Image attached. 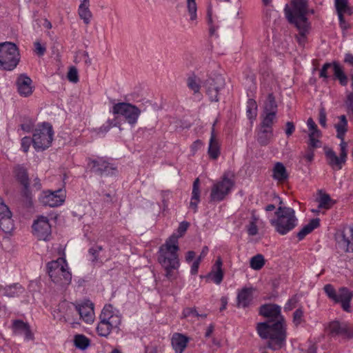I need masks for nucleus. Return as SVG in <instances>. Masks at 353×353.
<instances>
[{
    "label": "nucleus",
    "mask_w": 353,
    "mask_h": 353,
    "mask_svg": "<svg viewBox=\"0 0 353 353\" xmlns=\"http://www.w3.org/2000/svg\"><path fill=\"white\" fill-rule=\"evenodd\" d=\"M322 137L321 132L318 130L316 124L310 119V148H321L323 143L319 140Z\"/></svg>",
    "instance_id": "c85d7f7f"
},
{
    "label": "nucleus",
    "mask_w": 353,
    "mask_h": 353,
    "mask_svg": "<svg viewBox=\"0 0 353 353\" xmlns=\"http://www.w3.org/2000/svg\"><path fill=\"white\" fill-rule=\"evenodd\" d=\"M103 248L101 245H95L89 249V253L91 255V261L93 263L101 262L104 257H103L101 252Z\"/></svg>",
    "instance_id": "4c0bfd02"
},
{
    "label": "nucleus",
    "mask_w": 353,
    "mask_h": 353,
    "mask_svg": "<svg viewBox=\"0 0 353 353\" xmlns=\"http://www.w3.org/2000/svg\"><path fill=\"white\" fill-rule=\"evenodd\" d=\"M12 330L14 334L23 335L27 341L33 339L29 325L21 320H14L12 324Z\"/></svg>",
    "instance_id": "4be33fe9"
},
{
    "label": "nucleus",
    "mask_w": 353,
    "mask_h": 353,
    "mask_svg": "<svg viewBox=\"0 0 353 353\" xmlns=\"http://www.w3.org/2000/svg\"><path fill=\"white\" fill-rule=\"evenodd\" d=\"M335 8L337 13L352 14L351 8L348 6V0H335Z\"/></svg>",
    "instance_id": "58836bf2"
},
{
    "label": "nucleus",
    "mask_w": 353,
    "mask_h": 353,
    "mask_svg": "<svg viewBox=\"0 0 353 353\" xmlns=\"http://www.w3.org/2000/svg\"><path fill=\"white\" fill-rule=\"evenodd\" d=\"M200 181L199 179L197 178L194 180L192 185V196L189 206V208L194 212H196L197 210L198 204L200 202Z\"/></svg>",
    "instance_id": "cd10ccee"
},
{
    "label": "nucleus",
    "mask_w": 353,
    "mask_h": 353,
    "mask_svg": "<svg viewBox=\"0 0 353 353\" xmlns=\"http://www.w3.org/2000/svg\"><path fill=\"white\" fill-rule=\"evenodd\" d=\"M276 117V113L274 112H264L263 121L261 123V132L266 134L267 136L272 134V125Z\"/></svg>",
    "instance_id": "7c9ffc66"
},
{
    "label": "nucleus",
    "mask_w": 353,
    "mask_h": 353,
    "mask_svg": "<svg viewBox=\"0 0 353 353\" xmlns=\"http://www.w3.org/2000/svg\"><path fill=\"white\" fill-rule=\"evenodd\" d=\"M47 272L51 281L60 286H66L72 281V273L64 256L47 263Z\"/></svg>",
    "instance_id": "39448f33"
},
{
    "label": "nucleus",
    "mask_w": 353,
    "mask_h": 353,
    "mask_svg": "<svg viewBox=\"0 0 353 353\" xmlns=\"http://www.w3.org/2000/svg\"><path fill=\"white\" fill-rule=\"evenodd\" d=\"M265 265V259L262 254H256L250 259V266L254 270H261Z\"/></svg>",
    "instance_id": "a19ab883"
},
{
    "label": "nucleus",
    "mask_w": 353,
    "mask_h": 353,
    "mask_svg": "<svg viewBox=\"0 0 353 353\" xmlns=\"http://www.w3.org/2000/svg\"><path fill=\"white\" fill-rule=\"evenodd\" d=\"M257 103L254 99H249L247 101L246 114L251 123H252L257 116Z\"/></svg>",
    "instance_id": "f704fd0d"
},
{
    "label": "nucleus",
    "mask_w": 353,
    "mask_h": 353,
    "mask_svg": "<svg viewBox=\"0 0 353 353\" xmlns=\"http://www.w3.org/2000/svg\"><path fill=\"white\" fill-rule=\"evenodd\" d=\"M298 299L297 297L293 296L287 301V303L285 305L284 309L285 311H290L292 310L293 308L296 307V305L297 303Z\"/></svg>",
    "instance_id": "3c124183"
},
{
    "label": "nucleus",
    "mask_w": 353,
    "mask_h": 353,
    "mask_svg": "<svg viewBox=\"0 0 353 353\" xmlns=\"http://www.w3.org/2000/svg\"><path fill=\"white\" fill-rule=\"evenodd\" d=\"M328 330L332 336H344L353 337V325L346 323L334 321L329 324Z\"/></svg>",
    "instance_id": "f3484780"
},
{
    "label": "nucleus",
    "mask_w": 353,
    "mask_h": 353,
    "mask_svg": "<svg viewBox=\"0 0 353 353\" xmlns=\"http://www.w3.org/2000/svg\"><path fill=\"white\" fill-rule=\"evenodd\" d=\"M277 105L272 94H269L264 103V112H274L276 113Z\"/></svg>",
    "instance_id": "c03bdc74"
},
{
    "label": "nucleus",
    "mask_w": 353,
    "mask_h": 353,
    "mask_svg": "<svg viewBox=\"0 0 353 353\" xmlns=\"http://www.w3.org/2000/svg\"><path fill=\"white\" fill-rule=\"evenodd\" d=\"M54 130L48 122L39 123L32 132V145L37 151H43L52 144Z\"/></svg>",
    "instance_id": "0eeeda50"
},
{
    "label": "nucleus",
    "mask_w": 353,
    "mask_h": 353,
    "mask_svg": "<svg viewBox=\"0 0 353 353\" xmlns=\"http://www.w3.org/2000/svg\"><path fill=\"white\" fill-rule=\"evenodd\" d=\"M284 14L288 21L297 28L301 37H306L309 27L307 0H291L285 6Z\"/></svg>",
    "instance_id": "7ed1b4c3"
},
{
    "label": "nucleus",
    "mask_w": 353,
    "mask_h": 353,
    "mask_svg": "<svg viewBox=\"0 0 353 353\" xmlns=\"http://www.w3.org/2000/svg\"><path fill=\"white\" fill-rule=\"evenodd\" d=\"M77 310L81 319L86 323L91 324L94 320L93 304L90 301H85L77 305Z\"/></svg>",
    "instance_id": "a211bd4d"
},
{
    "label": "nucleus",
    "mask_w": 353,
    "mask_h": 353,
    "mask_svg": "<svg viewBox=\"0 0 353 353\" xmlns=\"http://www.w3.org/2000/svg\"><path fill=\"white\" fill-rule=\"evenodd\" d=\"M35 119H24L23 123L21 124V129L27 133L30 132H33Z\"/></svg>",
    "instance_id": "a18cd8bd"
},
{
    "label": "nucleus",
    "mask_w": 353,
    "mask_h": 353,
    "mask_svg": "<svg viewBox=\"0 0 353 353\" xmlns=\"http://www.w3.org/2000/svg\"><path fill=\"white\" fill-rule=\"evenodd\" d=\"M339 247L345 252H353V228H350L338 237Z\"/></svg>",
    "instance_id": "412c9836"
},
{
    "label": "nucleus",
    "mask_w": 353,
    "mask_h": 353,
    "mask_svg": "<svg viewBox=\"0 0 353 353\" xmlns=\"http://www.w3.org/2000/svg\"><path fill=\"white\" fill-rule=\"evenodd\" d=\"M198 316V313L196 312V310L194 308L191 307H187L185 308L183 311V316L184 317H188L190 316Z\"/></svg>",
    "instance_id": "052dcab7"
},
{
    "label": "nucleus",
    "mask_w": 353,
    "mask_h": 353,
    "mask_svg": "<svg viewBox=\"0 0 353 353\" xmlns=\"http://www.w3.org/2000/svg\"><path fill=\"white\" fill-rule=\"evenodd\" d=\"M189 226V224L188 222L183 221L181 222L177 229L176 233L172 234L171 236H175L177 237V243H179V239L181 238L184 233L186 232Z\"/></svg>",
    "instance_id": "09e8293b"
},
{
    "label": "nucleus",
    "mask_w": 353,
    "mask_h": 353,
    "mask_svg": "<svg viewBox=\"0 0 353 353\" xmlns=\"http://www.w3.org/2000/svg\"><path fill=\"white\" fill-rule=\"evenodd\" d=\"M14 172L17 179L27 188L28 185V178L26 169L23 166L18 165L15 168Z\"/></svg>",
    "instance_id": "79ce46f5"
},
{
    "label": "nucleus",
    "mask_w": 353,
    "mask_h": 353,
    "mask_svg": "<svg viewBox=\"0 0 353 353\" xmlns=\"http://www.w3.org/2000/svg\"><path fill=\"white\" fill-rule=\"evenodd\" d=\"M330 77L333 80L339 81L342 86H346L348 83L343 67L338 61L325 63L319 72V77L328 79Z\"/></svg>",
    "instance_id": "9d476101"
},
{
    "label": "nucleus",
    "mask_w": 353,
    "mask_h": 353,
    "mask_svg": "<svg viewBox=\"0 0 353 353\" xmlns=\"http://www.w3.org/2000/svg\"><path fill=\"white\" fill-rule=\"evenodd\" d=\"M344 62L353 66V54L347 53L344 58Z\"/></svg>",
    "instance_id": "774afa93"
},
{
    "label": "nucleus",
    "mask_w": 353,
    "mask_h": 353,
    "mask_svg": "<svg viewBox=\"0 0 353 353\" xmlns=\"http://www.w3.org/2000/svg\"><path fill=\"white\" fill-rule=\"evenodd\" d=\"M23 292V288L19 284H13L3 288V294L8 297L19 296Z\"/></svg>",
    "instance_id": "c9c22d12"
},
{
    "label": "nucleus",
    "mask_w": 353,
    "mask_h": 353,
    "mask_svg": "<svg viewBox=\"0 0 353 353\" xmlns=\"http://www.w3.org/2000/svg\"><path fill=\"white\" fill-rule=\"evenodd\" d=\"M319 123L322 127H326V112L324 108H321L319 111Z\"/></svg>",
    "instance_id": "13d9d810"
},
{
    "label": "nucleus",
    "mask_w": 353,
    "mask_h": 353,
    "mask_svg": "<svg viewBox=\"0 0 353 353\" xmlns=\"http://www.w3.org/2000/svg\"><path fill=\"white\" fill-rule=\"evenodd\" d=\"M263 225V221L259 216L252 212L246 225V230L250 236H255L258 234L259 229Z\"/></svg>",
    "instance_id": "b1692460"
},
{
    "label": "nucleus",
    "mask_w": 353,
    "mask_h": 353,
    "mask_svg": "<svg viewBox=\"0 0 353 353\" xmlns=\"http://www.w3.org/2000/svg\"><path fill=\"white\" fill-rule=\"evenodd\" d=\"M294 130H295V127L292 122L289 121L286 123V128H285V132L288 137L291 136L292 134V133L294 132Z\"/></svg>",
    "instance_id": "e2e57ef3"
},
{
    "label": "nucleus",
    "mask_w": 353,
    "mask_h": 353,
    "mask_svg": "<svg viewBox=\"0 0 353 353\" xmlns=\"http://www.w3.org/2000/svg\"><path fill=\"white\" fill-rule=\"evenodd\" d=\"M208 154L212 159H216L220 154V143L216 137L214 128H212L210 139Z\"/></svg>",
    "instance_id": "c756f323"
},
{
    "label": "nucleus",
    "mask_w": 353,
    "mask_h": 353,
    "mask_svg": "<svg viewBox=\"0 0 353 353\" xmlns=\"http://www.w3.org/2000/svg\"><path fill=\"white\" fill-rule=\"evenodd\" d=\"M121 322L122 315L120 311L111 304L105 305L99 316L97 332L103 337H108L111 332L119 333Z\"/></svg>",
    "instance_id": "20e7f679"
},
{
    "label": "nucleus",
    "mask_w": 353,
    "mask_h": 353,
    "mask_svg": "<svg viewBox=\"0 0 353 353\" xmlns=\"http://www.w3.org/2000/svg\"><path fill=\"white\" fill-rule=\"evenodd\" d=\"M303 311L300 309L296 310L294 313L293 323L296 326L299 325L302 322Z\"/></svg>",
    "instance_id": "603ef678"
},
{
    "label": "nucleus",
    "mask_w": 353,
    "mask_h": 353,
    "mask_svg": "<svg viewBox=\"0 0 353 353\" xmlns=\"http://www.w3.org/2000/svg\"><path fill=\"white\" fill-rule=\"evenodd\" d=\"M10 210L9 208L5 203L3 199L0 196V216L3 214H10Z\"/></svg>",
    "instance_id": "6e6d98bb"
},
{
    "label": "nucleus",
    "mask_w": 353,
    "mask_h": 353,
    "mask_svg": "<svg viewBox=\"0 0 353 353\" xmlns=\"http://www.w3.org/2000/svg\"><path fill=\"white\" fill-rule=\"evenodd\" d=\"M324 291L327 296L334 303H340L343 310L350 312V303L352 298V294L346 288H341L336 291L330 284L324 286Z\"/></svg>",
    "instance_id": "ddd939ff"
},
{
    "label": "nucleus",
    "mask_w": 353,
    "mask_h": 353,
    "mask_svg": "<svg viewBox=\"0 0 353 353\" xmlns=\"http://www.w3.org/2000/svg\"><path fill=\"white\" fill-rule=\"evenodd\" d=\"M276 231L286 234L297 225L294 210L291 208L279 207L275 212V218L270 220Z\"/></svg>",
    "instance_id": "423d86ee"
},
{
    "label": "nucleus",
    "mask_w": 353,
    "mask_h": 353,
    "mask_svg": "<svg viewBox=\"0 0 353 353\" xmlns=\"http://www.w3.org/2000/svg\"><path fill=\"white\" fill-rule=\"evenodd\" d=\"M337 14L339 16L340 27L343 30H347L349 28V26H348L347 23H346V21H345L344 14L345 13H337Z\"/></svg>",
    "instance_id": "680f3d73"
},
{
    "label": "nucleus",
    "mask_w": 353,
    "mask_h": 353,
    "mask_svg": "<svg viewBox=\"0 0 353 353\" xmlns=\"http://www.w3.org/2000/svg\"><path fill=\"white\" fill-rule=\"evenodd\" d=\"M340 121L335 125L336 130V137L341 140V142L345 141L344 137L345 132H347V121L345 115H341L340 117Z\"/></svg>",
    "instance_id": "72a5a7b5"
},
{
    "label": "nucleus",
    "mask_w": 353,
    "mask_h": 353,
    "mask_svg": "<svg viewBox=\"0 0 353 353\" xmlns=\"http://www.w3.org/2000/svg\"><path fill=\"white\" fill-rule=\"evenodd\" d=\"M201 261L200 259H196L192 264L191 268H190V273L193 275H195L197 274L199 265H200Z\"/></svg>",
    "instance_id": "bf43d9fd"
},
{
    "label": "nucleus",
    "mask_w": 353,
    "mask_h": 353,
    "mask_svg": "<svg viewBox=\"0 0 353 353\" xmlns=\"http://www.w3.org/2000/svg\"><path fill=\"white\" fill-rule=\"evenodd\" d=\"M67 77L70 82L73 83H77L79 80L77 69L75 67H70L68 70Z\"/></svg>",
    "instance_id": "de8ad7c7"
},
{
    "label": "nucleus",
    "mask_w": 353,
    "mask_h": 353,
    "mask_svg": "<svg viewBox=\"0 0 353 353\" xmlns=\"http://www.w3.org/2000/svg\"><path fill=\"white\" fill-rule=\"evenodd\" d=\"M17 90L23 97L30 96L34 90L32 79L26 74H21L17 80Z\"/></svg>",
    "instance_id": "aec40b11"
},
{
    "label": "nucleus",
    "mask_w": 353,
    "mask_h": 353,
    "mask_svg": "<svg viewBox=\"0 0 353 353\" xmlns=\"http://www.w3.org/2000/svg\"><path fill=\"white\" fill-rule=\"evenodd\" d=\"M272 178L279 183L288 180L289 174L285 165L281 162H276L272 168Z\"/></svg>",
    "instance_id": "bb28decb"
},
{
    "label": "nucleus",
    "mask_w": 353,
    "mask_h": 353,
    "mask_svg": "<svg viewBox=\"0 0 353 353\" xmlns=\"http://www.w3.org/2000/svg\"><path fill=\"white\" fill-rule=\"evenodd\" d=\"M189 342V338L180 334L174 333L171 339V343L174 353H183Z\"/></svg>",
    "instance_id": "5701e85b"
},
{
    "label": "nucleus",
    "mask_w": 353,
    "mask_h": 353,
    "mask_svg": "<svg viewBox=\"0 0 353 353\" xmlns=\"http://www.w3.org/2000/svg\"><path fill=\"white\" fill-rule=\"evenodd\" d=\"M32 139L29 137H24L21 140V149L24 152H28L30 147Z\"/></svg>",
    "instance_id": "8fccbe9b"
},
{
    "label": "nucleus",
    "mask_w": 353,
    "mask_h": 353,
    "mask_svg": "<svg viewBox=\"0 0 353 353\" xmlns=\"http://www.w3.org/2000/svg\"><path fill=\"white\" fill-rule=\"evenodd\" d=\"M34 234L39 239L48 241L51 235L52 230L49 220L44 216H40L32 225Z\"/></svg>",
    "instance_id": "2eb2a0df"
},
{
    "label": "nucleus",
    "mask_w": 353,
    "mask_h": 353,
    "mask_svg": "<svg viewBox=\"0 0 353 353\" xmlns=\"http://www.w3.org/2000/svg\"><path fill=\"white\" fill-rule=\"evenodd\" d=\"M188 86L194 93H196L200 90L199 81L196 77H190L188 79Z\"/></svg>",
    "instance_id": "49530a36"
},
{
    "label": "nucleus",
    "mask_w": 353,
    "mask_h": 353,
    "mask_svg": "<svg viewBox=\"0 0 353 353\" xmlns=\"http://www.w3.org/2000/svg\"><path fill=\"white\" fill-rule=\"evenodd\" d=\"M179 250L177 237L170 236L162 245L158 252V261L165 271V276L170 280L176 278L174 270H177L180 266L178 257Z\"/></svg>",
    "instance_id": "f03ea898"
},
{
    "label": "nucleus",
    "mask_w": 353,
    "mask_h": 353,
    "mask_svg": "<svg viewBox=\"0 0 353 353\" xmlns=\"http://www.w3.org/2000/svg\"><path fill=\"white\" fill-rule=\"evenodd\" d=\"M195 257V252L194 251H188L185 256V261L187 263H190L193 259Z\"/></svg>",
    "instance_id": "69168bd1"
},
{
    "label": "nucleus",
    "mask_w": 353,
    "mask_h": 353,
    "mask_svg": "<svg viewBox=\"0 0 353 353\" xmlns=\"http://www.w3.org/2000/svg\"><path fill=\"white\" fill-rule=\"evenodd\" d=\"M109 112L116 118H123L132 126L137 123L141 114V110L138 107L125 102L113 103Z\"/></svg>",
    "instance_id": "1a4fd4ad"
},
{
    "label": "nucleus",
    "mask_w": 353,
    "mask_h": 353,
    "mask_svg": "<svg viewBox=\"0 0 353 353\" xmlns=\"http://www.w3.org/2000/svg\"><path fill=\"white\" fill-rule=\"evenodd\" d=\"M21 56L18 47L11 42L0 43V68L11 71L19 64Z\"/></svg>",
    "instance_id": "6e6552de"
},
{
    "label": "nucleus",
    "mask_w": 353,
    "mask_h": 353,
    "mask_svg": "<svg viewBox=\"0 0 353 353\" xmlns=\"http://www.w3.org/2000/svg\"><path fill=\"white\" fill-rule=\"evenodd\" d=\"M345 104L347 108L348 112H352L353 113V92H350L347 95V99L345 101Z\"/></svg>",
    "instance_id": "864d4df0"
},
{
    "label": "nucleus",
    "mask_w": 353,
    "mask_h": 353,
    "mask_svg": "<svg viewBox=\"0 0 353 353\" xmlns=\"http://www.w3.org/2000/svg\"><path fill=\"white\" fill-rule=\"evenodd\" d=\"M224 86V80L221 77L209 80L207 83V94L211 101H219V92Z\"/></svg>",
    "instance_id": "6ab92c4d"
},
{
    "label": "nucleus",
    "mask_w": 353,
    "mask_h": 353,
    "mask_svg": "<svg viewBox=\"0 0 353 353\" xmlns=\"http://www.w3.org/2000/svg\"><path fill=\"white\" fill-rule=\"evenodd\" d=\"M90 344V339L83 334H76L74 336V346L81 350H86Z\"/></svg>",
    "instance_id": "e433bc0d"
},
{
    "label": "nucleus",
    "mask_w": 353,
    "mask_h": 353,
    "mask_svg": "<svg viewBox=\"0 0 353 353\" xmlns=\"http://www.w3.org/2000/svg\"><path fill=\"white\" fill-rule=\"evenodd\" d=\"M34 50L38 55L42 56L46 52V46L40 42L37 41L34 43Z\"/></svg>",
    "instance_id": "5fc2aeb1"
},
{
    "label": "nucleus",
    "mask_w": 353,
    "mask_h": 353,
    "mask_svg": "<svg viewBox=\"0 0 353 353\" xmlns=\"http://www.w3.org/2000/svg\"><path fill=\"white\" fill-rule=\"evenodd\" d=\"M323 150L327 163L334 170H340L347 160V143L343 141L340 143V154L337 156L336 152L327 145L323 146Z\"/></svg>",
    "instance_id": "f8f14e48"
},
{
    "label": "nucleus",
    "mask_w": 353,
    "mask_h": 353,
    "mask_svg": "<svg viewBox=\"0 0 353 353\" xmlns=\"http://www.w3.org/2000/svg\"><path fill=\"white\" fill-rule=\"evenodd\" d=\"M234 182L226 175L213 183L210 192V200L214 202L223 201L232 190Z\"/></svg>",
    "instance_id": "9b49d317"
},
{
    "label": "nucleus",
    "mask_w": 353,
    "mask_h": 353,
    "mask_svg": "<svg viewBox=\"0 0 353 353\" xmlns=\"http://www.w3.org/2000/svg\"><path fill=\"white\" fill-rule=\"evenodd\" d=\"M309 234V224L305 225L301 231L297 233L299 241L303 240Z\"/></svg>",
    "instance_id": "4d7b16f0"
},
{
    "label": "nucleus",
    "mask_w": 353,
    "mask_h": 353,
    "mask_svg": "<svg viewBox=\"0 0 353 353\" xmlns=\"http://www.w3.org/2000/svg\"><path fill=\"white\" fill-rule=\"evenodd\" d=\"M89 167L94 172L105 173L108 172L110 168V164L107 163L103 158H99L92 160L89 163Z\"/></svg>",
    "instance_id": "2f4dec72"
},
{
    "label": "nucleus",
    "mask_w": 353,
    "mask_h": 353,
    "mask_svg": "<svg viewBox=\"0 0 353 353\" xmlns=\"http://www.w3.org/2000/svg\"><path fill=\"white\" fill-rule=\"evenodd\" d=\"M260 314L277 320L276 323H259L256 330L260 337L268 339V347L274 350L284 347L287 338L286 324L281 315V307L274 304H265L260 307Z\"/></svg>",
    "instance_id": "f257e3e1"
},
{
    "label": "nucleus",
    "mask_w": 353,
    "mask_h": 353,
    "mask_svg": "<svg viewBox=\"0 0 353 353\" xmlns=\"http://www.w3.org/2000/svg\"><path fill=\"white\" fill-rule=\"evenodd\" d=\"M78 14L85 25L90 23L92 14L90 10V0H82L78 8Z\"/></svg>",
    "instance_id": "a878e982"
},
{
    "label": "nucleus",
    "mask_w": 353,
    "mask_h": 353,
    "mask_svg": "<svg viewBox=\"0 0 353 353\" xmlns=\"http://www.w3.org/2000/svg\"><path fill=\"white\" fill-rule=\"evenodd\" d=\"M186 6L190 21H196L197 19V5L196 0H186Z\"/></svg>",
    "instance_id": "37998d69"
},
{
    "label": "nucleus",
    "mask_w": 353,
    "mask_h": 353,
    "mask_svg": "<svg viewBox=\"0 0 353 353\" xmlns=\"http://www.w3.org/2000/svg\"><path fill=\"white\" fill-rule=\"evenodd\" d=\"M108 125L107 126H102L100 128L99 130L100 132H101L102 133H104V132H108L112 127L113 126H115L116 124L115 123H113L112 121H108Z\"/></svg>",
    "instance_id": "338daca9"
},
{
    "label": "nucleus",
    "mask_w": 353,
    "mask_h": 353,
    "mask_svg": "<svg viewBox=\"0 0 353 353\" xmlns=\"http://www.w3.org/2000/svg\"><path fill=\"white\" fill-rule=\"evenodd\" d=\"M320 226V219L314 218L310 219V232Z\"/></svg>",
    "instance_id": "0e129e2a"
},
{
    "label": "nucleus",
    "mask_w": 353,
    "mask_h": 353,
    "mask_svg": "<svg viewBox=\"0 0 353 353\" xmlns=\"http://www.w3.org/2000/svg\"><path fill=\"white\" fill-rule=\"evenodd\" d=\"M222 260L220 257H219L213 265L212 270L208 275V277L217 285H219L223 279V271L222 269Z\"/></svg>",
    "instance_id": "393cba45"
},
{
    "label": "nucleus",
    "mask_w": 353,
    "mask_h": 353,
    "mask_svg": "<svg viewBox=\"0 0 353 353\" xmlns=\"http://www.w3.org/2000/svg\"><path fill=\"white\" fill-rule=\"evenodd\" d=\"M256 288L252 285L245 286L237 291L236 305L238 307H249L254 300Z\"/></svg>",
    "instance_id": "dca6fc26"
},
{
    "label": "nucleus",
    "mask_w": 353,
    "mask_h": 353,
    "mask_svg": "<svg viewBox=\"0 0 353 353\" xmlns=\"http://www.w3.org/2000/svg\"><path fill=\"white\" fill-rule=\"evenodd\" d=\"M12 212H10V215L3 214L1 215L0 219V228L5 233H10L14 229V223L12 219Z\"/></svg>",
    "instance_id": "473e14b6"
},
{
    "label": "nucleus",
    "mask_w": 353,
    "mask_h": 353,
    "mask_svg": "<svg viewBox=\"0 0 353 353\" xmlns=\"http://www.w3.org/2000/svg\"><path fill=\"white\" fill-rule=\"evenodd\" d=\"M318 208L319 209H330L334 202L331 199L330 196L327 194H323L316 199Z\"/></svg>",
    "instance_id": "ea45409f"
},
{
    "label": "nucleus",
    "mask_w": 353,
    "mask_h": 353,
    "mask_svg": "<svg viewBox=\"0 0 353 353\" xmlns=\"http://www.w3.org/2000/svg\"><path fill=\"white\" fill-rule=\"evenodd\" d=\"M66 197L65 190L59 189L55 191H43L39 196V201L43 205L55 208L63 204Z\"/></svg>",
    "instance_id": "4468645a"
}]
</instances>
